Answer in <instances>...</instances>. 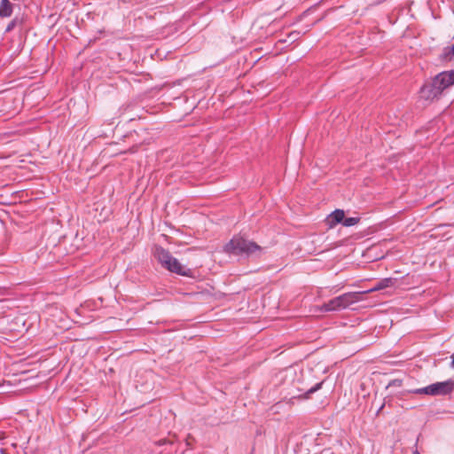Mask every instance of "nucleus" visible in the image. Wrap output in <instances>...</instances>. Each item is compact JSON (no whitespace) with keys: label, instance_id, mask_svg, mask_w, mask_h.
<instances>
[{"label":"nucleus","instance_id":"obj_5","mask_svg":"<svg viewBox=\"0 0 454 454\" xmlns=\"http://www.w3.org/2000/svg\"><path fill=\"white\" fill-rule=\"evenodd\" d=\"M364 295L365 294H364V291H362V292H348V293H345V294L340 295V300H341L342 308L346 309L352 304H355L356 302L363 301Z\"/></svg>","mask_w":454,"mask_h":454},{"label":"nucleus","instance_id":"obj_12","mask_svg":"<svg viewBox=\"0 0 454 454\" xmlns=\"http://www.w3.org/2000/svg\"><path fill=\"white\" fill-rule=\"evenodd\" d=\"M360 222V217H345L343 219L342 224L345 227H350L357 224Z\"/></svg>","mask_w":454,"mask_h":454},{"label":"nucleus","instance_id":"obj_2","mask_svg":"<svg viewBox=\"0 0 454 454\" xmlns=\"http://www.w3.org/2000/svg\"><path fill=\"white\" fill-rule=\"evenodd\" d=\"M454 84V69L444 71L438 74L434 79L430 86L423 87L421 93L426 99H434L438 98L442 92Z\"/></svg>","mask_w":454,"mask_h":454},{"label":"nucleus","instance_id":"obj_11","mask_svg":"<svg viewBox=\"0 0 454 454\" xmlns=\"http://www.w3.org/2000/svg\"><path fill=\"white\" fill-rule=\"evenodd\" d=\"M323 383H324V381L317 383L315 386H313L312 387L308 389L303 395H299L298 397L302 398V399L309 398L310 395L317 392V390H319L322 387Z\"/></svg>","mask_w":454,"mask_h":454},{"label":"nucleus","instance_id":"obj_10","mask_svg":"<svg viewBox=\"0 0 454 454\" xmlns=\"http://www.w3.org/2000/svg\"><path fill=\"white\" fill-rule=\"evenodd\" d=\"M12 13V4L9 0H1L0 2V17L7 18Z\"/></svg>","mask_w":454,"mask_h":454},{"label":"nucleus","instance_id":"obj_6","mask_svg":"<svg viewBox=\"0 0 454 454\" xmlns=\"http://www.w3.org/2000/svg\"><path fill=\"white\" fill-rule=\"evenodd\" d=\"M153 255L158 262L163 267L173 257L171 253L160 246H155Z\"/></svg>","mask_w":454,"mask_h":454},{"label":"nucleus","instance_id":"obj_4","mask_svg":"<svg viewBox=\"0 0 454 454\" xmlns=\"http://www.w3.org/2000/svg\"><path fill=\"white\" fill-rule=\"evenodd\" d=\"M163 268L168 270L170 272L176 273L180 276H184V277H192V270L189 268L183 266L179 262V261L175 257H172L171 260H169V262H168V263H166L163 266Z\"/></svg>","mask_w":454,"mask_h":454},{"label":"nucleus","instance_id":"obj_1","mask_svg":"<svg viewBox=\"0 0 454 454\" xmlns=\"http://www.w3.org/2000/svg\"><path fill=\"white\" fill-rule=\"evenodd\" d=\"M263 248L255 242L247 239L240 235H234L232 239L223 246V252L230 255L249 257L256 254H262Z\"/></svg>","mask_w":454,"mask_h":454},{"label":"nucleus","instance_id":"obj_9","mask_svg":"<svg viewBox=\"0 0 454 454\" xmlns=\"http://www.w3.org/2000/svg\"><path fill=\"white\" fill-rule=\"evenodd\" d=\"M394 284H395V279L394 278H383V279L380 280L373 287H372V288H370L368 290L364 291V294H370V293H372V292L380 291V290H382L384 288L392 286Z\"/></svg>","mask_w":454,"mask_h":454},{"label":"nucleus","instance_id":"obj_8","mask_svg":"<svg viewBox=\"0 0 454 454\" xmlns=\"http://www.w3.org/2000/svg\"><path fill=\"white\" fill-rule=\"evenodd\" d=\"M340 309H343L340 295L324 303L321 308V310L325 312L335 311Z\"/></svg>","mask_w":454,"mask_h":454},{"label":"nucleus","instance_id":"obj_16","mask_svg":"<svg viewBox=\"0 0 454 454\" xmlns=\"http://www.w3.org/2000/svg\"><path fill=\"white\" fill-rule=\"evenodd\" d=\"M450 367H451V368H454V355H452V356H451Z\"/></svg>","mask_w":454,"mask_h":454},{"label":"nucleus","instance_id":"obj_7","mask_svg":"<svg viewBox=\"0 0 454 454\" xmlns=\"http://www.w3.org/2000/svg\"><path fill=\"white\" fill-rule=\"evenodd\" d=\"M345 213L342 209H335L326 217V224L329 228H333L338 223H342Z\"/></svg>","mask_w":454,"mask_h":454},{"label":"nucleus","instance_id":"obj_15","mask_svg":"<svg viewBox=\"0 0 454 454\" xmlns=\"http://www.w3.org/2000/svg\"><path fill=\"white\" fill-rule=\"evenodd\" d=\"M14 25H15V20H12V22H10V24L7 26L6 31L12 30L14 27Z\"/></svg>","mask_w":454,"mask_h":454},{"label":"nucleus","instance_id":"obj_14","mask_svg":"<svg viewBox=\"0 0 454 454\" xmlns=\"http://www.w3.org/2000/svg\"><path fill=\"white\" fill-rule=\"evenodd\" d=\"M300 32L293 31L288 35V38L290 39L291 42H294L298 38Z\"/></svg>","mask_w":454,"mask_h":454},{"label":"nucleus","instance_id":"obj_3","mask_svg":"<svg viewBox=\"0 0 454 454\" xmlns=\"http://www.w3.org/2000/svg\"><path fill=\"white\" fill-rule=\"evenodd\" d=\"M454 390V380L449 379L445 381L435 382L424 387L416 388L411 393L418 395H447Z\"/></svg>","mask_w":454,"mask_h":454},{"label":"nucleus","instance_id":"obj_13","mask_svg":"<svg viewBox=\"0 0 454 454\" xmlns=\"http://www.w3.org/2000/svg\"><path fill=\"white\" fill-rule=\"evenodd\" d=\"M444 54L446 57L454 55V43L450 47L444 49Z\"/></svg>","mask_w":454,"mask_h":454},{"label":"nucleus","instance_id":"obj_17","mask_svg":"<svg viewBox=\"0 0 454 454\" xmlns=\"http://www.w3.org/2000/svg\"><path fill=\"white\" fill-rule=\"evenodd\" d=\"M412 454H420L419 451L416 449L412 451Z\"/></svg>","mask_w":454,"mask_h":454}]
</instances>
